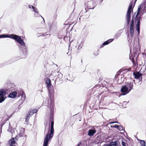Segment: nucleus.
<instances>
[{
	"label": "nucleus",
	"mask_w": 146,
	"mask_h": 146,
	"mask_svg": "<svg viewBox=\"0 0 146 146\" xmlns=\"http://www.w3.org/2000/svg\"><path fill=\"white\" fill-rule=\"evenodd\" d=\"M137 12L136 15L135 16V13H134V15L132 16V18L130 24V29L131 36L130 37L129 36V33L127 34L128 37H129L130 39H131L133 36L134 33V24L135 23L136 24L135 29L138 32V35L139 34L140 31V21L142 19L141 16H139L137 17L140 14L141 11L140 8H138L137 9Z\"/></svg>",
	"instance_id": "obj_1"
},
{
	"label": "nucleus",
	"mask_w": 146,
	"mask_h": 146,
	"mask_svg": "<svg viewBox=\"0 0 146 146\" xmlns=\"http://www.w3.org/2000/svg\"><path fill=\"white\" fill-rule=\"evenodd\" d=\"M48 88V96L50 99V102L49 99H48L47 100V103L46 105L50 109L49 115V120L51 122L50 125H51V124L52 123L53 126H54V121L53 120V116L54 109V101L53 100V89L50 87Z\"/></svg>",
	"instance_id": "obj_2"
},
{
	"label": "nucleus",
	"mask_w": 146,
	"mask_h": 146,
	"mask_svg": "<svg viewBox=\"0 0 146 146\" xmlns=\"http://www.w3.org/2000/svg\"><path fill=\"white\" fill-rule=\"evenodd\" d=\"M21 36L14 34H8V38L13 39L17 41L20 44L18 45L19 48L21 49L23 54V58H25L27 54V50L28 47L26 45L23 40L21 38Z\"/></svg>",
	"instance_id": "obj_3"
},
{
	"label": "nucleus",
	"mask_w": 146,
	"mask_h": 146,
	"mask_svg": "<svg viewBox=\"0 0 146 146\" xmlns=\"http://www.w3.org/2000/svg\"><path fill=\"white\" fill-rule=\"evenodd\" d=\"M54 126L52 123L50 131L48 130V133L46 135L45 137L43 146H48V142L53 137L54 133Z\"/></svg>",
	"instance_id": "obj_4"
},
{
	"label": "nucleus",
	"mask_w": 146,
	"mask_h": 146,
	"mask_svg": "<svg viewBox=\"0 0 146 146\" xmlns=\"http://www.w3.org/2000/svg\"><path fill=\"white\" fill-rule=\"evenodd\" d=\"M132 2H131L128 7L126 16V19L127 21L126 25L127 26H128L130 24V22H131V12L133 11V8H132Z\"/></svg>",
	"instance_id": "obj_5"
},
{
	"label": "nucleus",
	"mask_w": 146,
	"mask_h": 146,
	"mask_svg": "<svg viewBox=\"0 0 146 146\" xmlns=\"http://www.w3.org/2000/svg\"><path fill=\"white\" fill-rule=\"evenodd\" d=\"M8 86H7L5 89V90H4L6 92V94H8V93L12 92L13 91L15 90L16 88V86L14 84L11 83H9L8 84Z\"/></svg>",
	"instance_id": "obj_6"
},
{
	"label": "nucleus",
	"mask_w": 146,
	"mask_h": 146,
	"mask_svg": "<svg viewBox=\"0 0 146 146\" xmlns=\"http://www.w3.org/2000/svg\"><path fill=\"white\" fill-rule=\"evenodd\" d=\"M6 94V92L3 89H0V103L2 102L5 100Z\"/></svg>",
	"instance_id": "obj_7"
},
{
	"label": "nucleus",
	"mask_w": 146,
	"mask_h": 146,
	"mask_svg": "<svg viewBox=\"0 0 146 146\" xmlns=\"http://www.w3.org/2000/svg\"><path fill=\"white\" fill-rule=\"evenodd\" d=\"M142 74L140 73L139 72H133V75L134 76L135 79H139L138 82L139 83L142 80Z\"/></svg>",
	"instance_id": "obj_8"
},
{
	"label": "nucleus",
	"mask_w": 146,
	"mask_h": 146,
	"mask_svg": "<svg viewBox=\"0 0 146 146\" xmlns=\"http://www.w3.org/2000/svg\"><path fill=\"white\" fill-rule=\"evenodd\" d=\"M125 86H123L121 89V92H122V95H125L131 91Z\"/></svg>",
	"instance_id": "obj_9"
},
{
	"label": "nucleus",
	"mask_w": 146,
	"mask_h": 146,
	"mask_svg": "<svg viewBox=\"0 0 146 146\" xmlns=\"http://www.w3.org/2000/svg\"><path fill=\"white\" fill-rule=\"evenodd\" d=\"M18 136H15V137L12 138L9 141V144L10 146H14L16 143L15 140V139L17 140L18 139Z\"/></svg>",
	"instance_id": "obj_10"
},
{
	"label": "nucleus",
	"mask_w": 146,
	"mask_h": 146,
	"mask_svg": "<svg viewBox=\"0 0 146 146\" xmlns=\"http://www.w3.org/2000/svg\"><path fill=\"white\" fill-rule=\"evenodd\" d=\"M129 89V90L131 91V90H133V82H125V85Z\"/></svg>",
	"instance_id": "obj_11"
},
{
	"label": "nucleus",
	"mask_w": 146,
	"mask_h": 146,
	"mask_svg": "<svg viewBox=\"0 0 146 146\" xmlns=\"http://www.w3.org/2000/svg\"><path fill=\"white\" fill-rule=\"evenodd\" d=\"M17 94V92L15 91L12 92L10 93L8 96V97L12 98H15Z\"/></svg>",
	"instance_id": "obj_12"
},
{
	"label": "nucleus",
	"mask_w": 146,
	"mask_h": 146,
	"mask_svg": "<svg viewBox=\"0 0 146 146\" xmlns=\"http://www.w3.org/2000/svg\"><path fill=\"white\" fill-rule=\"evenodd\" d=\"M96 130L95 129H90L88 130V135L90 137L93 136L94 134L96 133Z\"/></svg>",
	"instance_id": "obj_13"
},
{
	"label": "nucleus",
	"mask_w": 146,
	"mask_h": 146,
	"mask_svg": "<svg viewBox=\"0 0 146 146\" xmlns=\"http://www.w3.org/2000/svg\"><path fill=\"white\" fill-rule=\"evenodd\" d=\"M139 7L140 8L141 10L142 9V12H143V14L146 12V10H145L146 5L144 4H141L139 5L138 8Z\"/></svg>",
	"instance_id": "obj_14"
},
{
	"label": "nucleus",
	"mask_w": 146,
	"mask_h": 146,
	"mask_svg": "<svg viewBox=\"0 0 146 146\" xmlns=\"http://www.w3.org/2000/svg\"><path fill=\"white\" fill-rule=\"evenodd\" d=\"M25 131V129L23 128H22L20 129V132L19 133L18 135H16V136H18V139L19 137H21L22 136H23L24 135V132Z\"/></svg>",
	"instance_id": "obj_15"
},
{
	"label": "nucleus",
	"mask_w": 146,
	"mask_h": 146,
	"mask_svg": "<svg viewBox=\"0 0 146 146\" xmlns=\"http://www.w3.org/2000/svg\"><path fill=\"white\" fill-rule=\"evenodd\" d=\"M113 40V39H110L107 40L106 41L104 42L102 44V45L100 46V48H103L104 46L112 42Z\"/></svg>",
	"instance_id": "obj_16"
},
{
	"label": "nucleus",
	"mask_w": 146,
	"mask_h": 146,
	"mask_svg": "<svg viewBox=\"0 0 146 146\" xmlns=\"http://www.w3.org/2000/svg\"><path fill=\"white\" fill-rule=\"evenodd\" d=\"M92 3V5L93 6L92 8L89 5H88V4H87L86 3H85L84 5L85 6H86L89 9H93L96 5V3L94 2H89V3Z\"/></svg>",
	"instance_id": "obj_17"
},
{
	"label": "nucleus",
	"mask_w": 146,
	"mask_h": 146,
	"mask_svg": "<svg viewBox=\"0 0 146 146\" xmlns=\"http://www.w3.org/2000/svg\"><path fill=\"white\" fill-rule=\"evenodd\" d=\"M122 30H120L116 33L115 35L114 36L115 38L117 39L120 36L121 34L123 32Z\"/></svg>",
	"instance_id": "obj_18"
},
{
	"label": "nucleus",
	"mask_w": 146,
	"mask_h": 146,
	"mask_svg": "<svg viewBox=\"0 0 146 146\" xmlns=\"http://www.w3.org/2000/svg\"><path fill=\"white\" fill-rule=\"evenodd\" d=\"M54 73L56 74V75L55 76L56 79L57 78H61L62 77V75L60 72L56 71Z\"/></svg>",
	"instance_id": "obj_19"
},
{
	"label": "nucleus",
	"mask_w": 146,
	"mask_h": 146,
	"mask_svg": "<svg viewBox=\"0 0 146 146\" xmlns=\"http://www.w3.org/2000/svg\"><path fill=\"white\" fill-rule=\"evenodd\" d=\"M118 142L119 143V142L117 141L111 142L110 143L111 145V146H118Z\"/></svg>",
	"instance_id": "obj_20"
},
{
	"label": "nucleus",
	"mask_w": 146,
	"mask_h": 146,
	"mask_svg": "<svg viewBox=\"0 0 146 146\" xmlns=\"http://www.w3.org/2000/svg\"><path fill=\"white\" fill-rule=\"evenodd\" d=\"M20 94H21L20 96H22L21 100L22 101H24L25 100V99L26 96L25 94L24 93V92L23 91H21L20 92Z\"/></svg>",
	"instance_id": "obj_21"
},
{
	"label": "nucleus",
	"mask_w": 146,
	"mask_h": 146,
	"mask_svg": "<svg viewBox=\"0 0 146 146\" xmlns=\"http://www.w3.org/2000/svg\"><path fill=\"white\" fill-rule=\"evenodd\" d=\"M137 54L136 52H134V53L133 56L132 57H130V54H129V59L131 60V61L133 62H133L134 61V57L136 56Z\"/></svg>",
	"instance_id": "obj_22"
},
{
	"label": "nucleus",
	"mask_w": 146,
	"mask_h": 146,
	"mask_svg": "<svg viewBox=\"0 0 146 146\" xmlns=\"http://www.w3.org/2000/svg\"><path fill=\"white\" fill-rule=\"evenodd\" d=\"M46 83L48 88H50L51 85V81L50 79H48L46 81Z\"/></svg>",
	"instance_id": "obj_23"
},
{
	"label": "nucleus",
	"mask_w": 146,
	"mask_h": 146,
	"mask_svg": "<svg viewBox=\"0 0 146 146\" xmlns=\"http://www.w3.org/2000/svg\"><path fill=\"white\" fill-rule=\"evenodd\" d=\"M15 130H16V129L15 128H13V129H11L10 128H9L8 129V131L9 132H10V133H11L12 134V136H13V134H15Z\"/></svg>",
	"instance_id": "obj_24"
},
{
	"label": "nucleus",
	"mask_w": 146,
	"mask_h": 146,
	"mask_svg": "<svg viewBox=\"0 0 146 146\" xmlns=\"http://www.w3.org/2000/svg\"><path fill=\"white\" fill-rule=\"evenodd\" d=\"M8 34H2L0 35V38H8Z\"/></svg>",
	"instance_id": "obj_25"
},
{
	"label": "nucleus",
	"mask_w": 146,
	"mask_h": 146,
	"mask_svg": "<svg viewBox=\"0 0 146 146\" xmlns=\"http://www.w3.org/2000/svg\"><path fill=\"white\" fill-rule=\"evenodd\" d=\"M11 63L9 61L0 64V68L3 67L4 66H5L7 64Z\"/></svg>",
	"instance_id": "obj_26"
},
{
	"label": "nucleus",
	"mask_w": 146,
	"mask_h": 146,
	"mask_svg": "<svg viewBox=\"0 0 146 146\" xmlns=\"http://www.w3.org/2000/svg\"><path fill=\"white\" fill-rule=\"evenodd\" d=\"M11 63L9 61L0 64V68L3 67L4 66H5L7 64Z\"/></svg>",
	"instance_id": "obj_27"
},
{
	"label": "nucleus",
	"mask_w": 146,
	"mask_h": 146,
	"mask_svg": "<svg viewBox=\"0 0 146 146\" xmlns=\"http://www.w3.org/2000/svg\"><path fill=\"white\" fill-rule=\"evenodd\" d=\"M5 117L8 120L11 117H12V116H13V112L11 114L9 115L8 116L7 114H6V113H5Z\"/></svg>",
	"instance_id": "obj_28"
},
{
	"label": "nucleus",
	"mask_w": 146,
	"mask_h": 146,
	"mask_svg": "<svg viewBox=\"0 0 146 146\" xmlns=\"http://www.w3.org/2000/svg\"><path fill=\"white\" fill-rule=\"evenodd\" d=\"M140 143L142 146H146V142L144 140H140Z\"/></svg>",
	"instance_id": "obj_29"
},
{
	"label": "nucleus",
	"mask_w": 146,
	"mask_h": 146,
	"mask_svg": "<svg viewBox=\"0 0 146 146\" xmlns=\"http://www.w3.org/2000/svg\"><path fill=\"white\" fill-rule=\"evenodd\" d=\"M124 128L123 127V126H122L121 125H119V128L118 129V130H119V131H123L124 132H125L126 134H127V133L125 131V130H124Z\"/></svg>",
	"instance_id": "obj_30"
},
{
	"label": "nucleus",
	"mask_w": 146,
	"mask_h": 146,
	"mask_svg": "<svg viewBox=\"0 0 146 146\" xmlns=\"http://www.w3.org/2000/svg\"><path fill=\"white\" fill-rule=\"evenodd\" d=\"M36 35L38 37H39L41 36H45V34L42 33H37Z\"/></svg>",
	"instance_id": "obj_31"
},
{
	"label": "nucleus",
	"mask_w": 146,
	"mask_h": 146,
	"mask_svg": "<svg viewBox=\"0 0 146 146\" xmlns=\"http://www.w3.org/2000/svg\"><path fill=\"white\" fill-rule=\"evenodd\" d=\"M84 12V13H87V11L86 10V8H85V9H83L82 11L80 12V14H82Z\"/></svg>",
	"instance_id": "obj_32"
},
{
	"label": "nucleus",
	"mask_w": 146,
	"mask_h": 146,
	"mask_svg": "<svg viewBox=\"0 0 146 146\" xmlns=\"http://www.w3.org/2000/svg\"><path fill=\"white\" fill-rule=\"evenodd\" d=\"M8 120L5 116H3L1 121L5 123Z\"/></svg>",
	"instance_id": "obj_33"
},
{
	"label": "nucleus",
	"mask_w": 146,
	"mask_h": 146,
	"mask_svg": "<svg viewBox=\"0 0 146 146\" xmlns=\"http://www.w3.org/2000/svg\"><path fill=\"white\" fill-rule=\"evenodd\" d=\"M40 16H41V15L38 12L35 13L34 17H39Z\"/></svg>",
	"instance_id": "obj_34"
},
{
	"label": "nucleus",
	"mask_w": 146,
	"mask_h": 146,
	"mask_svg": "<svg viewBox=\"0 0 146 146\" xmlns=\"http://www.w3.org/2000/svg\"><path fill=\"white\" fill-rule=\"evenodd\" d=\"M5 124V123L1 121L0 122V129L1 130V131L2 128L3 126Z\"/></svg>",
	"instance_id": "obj_35"
},
{
	"label": "nucleus",
	"mask_w": 146,
	"mask_h": 146,
	"mask_svg": "<svg viewBox=\"0 0 146 146\" xmlns=\"http://www.w3.org/2000/svg\"><path fill=\"white\" fill-rule=\"evenodd\" d=\"M33 114L34 113H33L32 110H31L28 112L27 114L28 116V117H29V116H30L31 117Z\"/></svg>",
	"instance_id": "obj_36"
},
{
	"label": "nucleus",
	"mask_w": 146,
	"mask_h": 146,
	"mask_svg": "<svg viewBox=\"0 0 146 146\" xmlns=\"http://www.w3.org/2000/svg\"><path fill=\"white\" fill-rule=\"evenodd\" d=\"M33 8L32 9L33 10V11H34L35 12V13L38 12L36 8L34 7H33Z\"/></svg>",
	"instance_id": "obj_37"
},
{
	"label": "nucleus",
	"mask_w": 146,
	"mask_h": 146,
	"mask_svg": "<svg viewBox=\"0 0 146 146\" xmlns=\"http://www.w3.org/2000/svg\"><path fill=\"white\" fill-rule=\"evenodd\" d=\"M64 37V36L63 35H58V38L61 39L63 38Z\"/></svg>",
	"instance_id": "obj_38"
},
{
	"label": "nucleus",
	"mask_w": 146,
	"mask_h": 146,
	"mask_svg": "<svg viewBox=\"0 0 146 146\" xmlns=\"http://www.w3.org/2000/svg\"><path fill=\"white\" fill-rule=\"evenodd\" d=\"M64 40L65 41H66L68 40V36H64V37L63 38Z\"/></svg>",
	"instance_id": "obj_39"
},
{
	"label": "nucleus",
	"mask_w": 146,
	"mask_h": 146,
	"mask_svg": "<svg viewBox=\"0 0 146 146\" xmlns=\"http://www.w3.org/2000/svg\"><path fill=\"white\" fill-rule=\"evenodd\" d=\"M83 144L81 142H80L78 143L77 145V146H83Z\"/></svg>",
	"instance_id": "obj_40"
},
{
	"label": "nucleus",
	"mask_w": 146,
	"mask_h": 146,
	"mask_svg": "<svg viewBox=\"0 0 146 146\" xmlns=\"http://www.w3.org/2000/svg\"><path fill=\"white\" fill-rule=\"evenodd\" d=\"M99 54L98 51H96L94 53V55L95 56H96L98 55Z\"/></svg>",
	"instance_id": "obj_41"
},
{
	"label": "nucleus",
	"mask_w": 146,
	"mask_h": 146,
	"mask_svg": "<svg viewBox=\"0 0 146 146\" xmlns=\"http://www.w3.org/2000/svg\"><path fill=\"white\" fill-rule=\"evenodd\" d=\"M119 126L118 125L116 124L114 125V126H113V127H112L111 126V127H114L115 128H117L118 129L119 128Z\"/></svg>",
	"instance_id": "obj_42"
},
{
	"label": "nucleus",
	"mask_w": 146,
	"mask_h": 146,
	"mask_svg": "<svg viewBox=\"0 0 146 146\" xmlns=\"http://www.w3.org/2000/svg\"><path fill=\"white\" fill-rule=\"evenodd\" d=\"M31 110L32 111L33 113H36L38 111V110L36 109H34Z\"/></svg>",
	"instance_id": "obj_43"
},
{
	"label": "nucleus",
	"mask_w": 146,
	"mask_h": 146,
	"mask_svg": "<svg viewBox=\"0 0 146 146\" xmlns=\"http://www.w3.org/2000/svg\"><path fill=\"white\" fill-rule=\"evenodd\" d=\"M121 144L123 146H126V144L123 140H122Z\"/></svg>",
	"instance_id": "obj_44"
},
{
	"label": "nucleus",
	"mask_w": 146,
	"mask_h": 146,
	"mask_svg": "<svg viewBox=\"0 0 146 146\" xmlns=\"http://www.w3.org/2000/svg\"><path fill=\"white\" fill-rule=\"evenodd\" d=\"M128 102H127L126 101L123 102V103L122 106H123L124 105H126V104H128Z\"/></svg>",
	"instance_id": "obj_45"
},
{
	"label": "nucleus",
	"mask_w": 146,
	"mask_h": 146,
	"mask_svg": "<svg viewBox=\"0 0 146 146\" xmlns=\"http://www.w3.org/2000/svg\"><path fill=\"white\" fill-rule=\"evenodd\" d=\"M82 44H80L79 46H78V49H80L82 47Z\"/></svg>",
	"instance_id": "obj_46"
},
{
	"label": "nucleus",
	"mask_w": 146,
	"mask_h": 146,
	"mask_svg": "<svg viewBox=\"0 0 146 146\" xmlns=\"http://www.w3.org/2000/svg\"><path fill=\"white\" fill-rule=\"evenodd\" d=\"M46 66H49V67L51 68H53V65H49L48 64H47Z\"/></svg>",
	"instance_id": "obj_47"
},
{
	"label": "nucleus",
	"mask_w": 146,
	"mask_h": 146,
	"mask_svg": "<svg viewBox=\"0 0 146 146\" xmlns=\"http://www.w3.org/2000/svg\"><path fill=\"white\" fill-rule=\"evenodd\" d=\"M52 23H48V26H49V28H50H50H51V26L52 25Z\"/></svg>",
	"instance_id": "obj_48"
},
{
	"label": "nucleus",
	"mask_w": 146,
	"mask_h": 146,
	"mask_svg": "<svg viewBox=\"0 0 146 146\" xmlns=\"http://www.w3.org/2000/svg\"><path fill=\"white\" fill-rule=\"evenodd\" d=\"M30 117V116H29V117H28V115H27V117L26 118V120L27 121H28L29 120V117Z\"/></svg>",
	"instance_id": "obj_49"
},
{
	"label": "nucleus",
	"mask_w": 146,
	"mask_h": 146,
	"mask_svg": "<svg viewBox=\"0 0 146 146\" xmlns=\"http://www.w3.org/2000/svg\"><path fill=\"white\" fill-rule=\"evenodd\" d=\"M34 6H33V5H29V7L30 9L32 8L33 9V7H34Z\"/></svg>",
	"instance_id": "obj_50"
},
{
	"label": "nucleus",
	"mask_w": 146,
	"mask_h": 146,
	"mask_svg": "<svg viewBox=\"0 0 146 146\" xmlns=\"http://www.w3.org/2000/svg\"><path fill=\"white\" fill-rule=\"evenodd\" d=\"M90 16V15L89 14V13H88V15H87V16L86 17V18H87L89 17Z\"/></svg>",
	"instance_id": "obj_51"
},
{
	"label": "nucleus",
	"mask_w": 146,
	"mask_h": 146,
	"mask_svg": "<svg viewBox=\"0 0 146 146\" xmlns=\"http://www.w3.org/2000/svg\"><path fill=\"white\" fill-rule=\"evenodd\" d=\"M114 123H117L118 124H120V123L118 121H114Z\"/></svg>",
	"instance_id": "obj_52"
},
{
	"label": "nucleus",
	"mask_w": 146,
	"mask_h": 146,
	"mask_svg": "<svg viewBox=\"0 0 146 146\" xmlns=\"http://www.w3.org/2000/svg\"><path fill=\"white\" fill-rule=\"evenodd\" d=\"M146 3V0H145L144 1L143 3H142L141 4H144L145 5V3Z\"/></svg>",
	"instance_id": "obj_53"
},
{
	"label": "nucleus",
	"mask_w": 146,
	"mask_h": 146,
	"mask_svg": "<svg viewBox=\"0 0 146 146\" xmlns=\"http://www.w3.org/2000/svg\"><path fill=\"white\" fill-rule=\"evenodd\" d=\"M106 146H111V145H110V143L109 145H108L107 144H106Z\"/></svg>",
	"instance_id": "obj_54"
},
{
	"label": "nucleus",
	"mask_w": 146,
	"mask_h": 146,
	"mask_svg": "<svg viewBox=\"0 0 146 146\" xmlns=\"http://www.w3.org/2000/svg\"><path fill=\"white\" fill-rule=\"evenodd\" d=\"M114 123V121H113V122H110V124H113V123Z\"/></svg>",
	"instance_id": "obj_55"
},
{
	"label": "nucleus",
	"mask_w": 146,
	"mask_h": 146,
	"mask_svg": "<svg viewBox=\"0 0 146 146\" xmlns=\"http://www.w3.org/2000/svg\"><path fill=\"white\" fill-rule=\"evenodd\" d=\"M40 17H41L42 18V19H43V20H44V22H45V21H44V19L43 17H42L41 16H40Z\"/></svg>",
	"instance_id": "obj_56"
},
{
	"label": "nucleus",
	"mask_w": 146,
	"mask_h": 146,
	"mask_svg": "<svg viewBox=\"0 0 146 146\" xmlns=\"http://www.w3.org/2000/svg\"><path fill=\"white\" fill-rule=\"evenodd\" d=\"M103 1V0H101L100 1V3H102V2Z\"/></svg>",
	"instance_id": "obj_57"
},
{
	"label": "nucleus",
	"mask_w": 146,
	"mask_h": 146,
	"mask_svg": "<svg viewBox=\"0 0 146 146\" xmlns=\"http://www.w3.org/2000/svg\"><path fill=\"white\" fill-rule=\"evenodd\" d=\"M137 1V0H135V1L134 2V4H135V3L136 1Z\"/></svg>",
	"instance_id": "obj_58"
},
{
	"label": "nucleus",
	"mask_w": 146,
	"mask_h": 146,
	"mask_svg": "<svg viewBox=\"0 0 146 146\" xmlns=\"http://www.w3.org/2000/svg\"><path fill=\"white\" fill-rule=\"evenodd\" d=\"M133 82H134L135 84V80H133Z\"/></svg>",
	"instance_id": "obj_59"
},
{
	"label": "nucleus",
	"mask_w": 146,
	"mask_h": 146,
	"mask_svg": "<svg viewBox=\"0 0 146 146\" xmlns=\"http://www.w3.org/2000/svg\"><path fill=\"white\" fill-rule=\"evenodd\" d=\"M70 19H69V18H68V19H67V21H69V20H70Z\"/></svg>",
	"instance_id": "obj_60"
},
{
	"label": "nucleus",
	"mask_w": 146,
	"mask_h": 146,
	"mask_svg": "<svg viewBox=\"0 0 146 146\" xmlns=\"http://www.w3.org/2000/svg\"><path fill=\"white\" fill-rule=\"evenodd\" d=\"M106 144H104V145H103V146H106Z\"/></svg>",
	"instance_id": "obj_61"
},
{
	"label": "nucleus",
	"mask_w": 146,
	"mask_h": 146,
	"mask_svg": "<svg viewBox=\"0 0 146 146\" xmlns=\"http://www.w3.org/2000/svg\"><path fill=\"white\" fill-rule=\"evenodd\" d=\"M81 62L82 63V60H81Z\"/></svg>",
	"instance_id": "obj_62"
},
{
	"label": "nucleus",
	"mask_w": 146,
	"mask_h": 146,
	"mask_svg": "<svg viewBox=\"0 0 146 146\" xmlns=\"http://www.w3.org/2000/svg\"><path fill=\"white\" fill-rule=\"evenodd\" d=\"M141 82L139 84V85H140L141 84Z\"/></svg>",
	"instance_id": "obj_63"
},
{
	"label": "nucleus",
	"mask_w": 146,
	"mask_h": 146,
	"mask_svg": "<svg viewBox=\"0 0 146 146\" xmlns=\"http://www.w3.org/2000/svg\"><path fill=\"white\" fill-rule=\"evenodd\" d=\"M145 70H146V65L145 66Z\"/></svg>",
	"instance_id": "obj_64"
}]
</instances>
